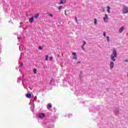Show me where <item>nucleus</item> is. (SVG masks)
I'll return each mask as SVG.
<instances>
[{"instance_id": "obj_1", "label": "nucleus", "mask_w": 128, "mask_h": 128, "mask_svg": "<svg viewBox=\"0 0 128 128\" xmlns=\"http://www.w3.org/2000/svg\"><path fill=\"white\" fill-rule=\"evenodd\" d=\"M117 56L116 50V49H113L112 54L110 56V60L112 62H110V68L111 70H112L114 66V62H116V58Z\"/></svg>"}, {"instance_id": "obj_2", "label": "nucleus", "mask_w": 128, "mask_h": 128, "mask_svg": "<svg viewBox=\"0 0 128 128\" xmlns=\"http://www.w3.org/2000/svg\"><path fill=\"white\" fill-rule=\"evenodd\" d=\"M122 12L124 14H128V7L126 5L122 6Z\"/></svg>"}, {"instance_id": "obj_3", "label": "nucleus", "mask_w": 128, "mask_h": 128, "mask_svg": "<svg viewBox=\"0 0 128 128\" xmlns=\"http://www.w3.org/2000/svg\"><path fill=\"white\" fill-rule=\"evenodd\" d=\"M103 20L104 22H108V15L106 14L104 16L103 18Z\"/></svg>"}, {"instance_id": "obj_4", "label": "nucleus", "mask_w": 128, "mask_h": 128, "mask_svg": "<svg viewBox=\"0 0 128 128\" xmlns=\"http://www.w3.org/2000/svg\"><path fill=\"white\" fill-rule=\"evenodd\" d=\"M72 54L74 56H73V60H76V58H78V56H76V53L73 52L72 53Z\"/></svg>"}, {"instance_id": "obj_5", "label": "nucleus", "mask_w": 128, "mask_h": 128, "mask_svg": "<svg viewBox=\"0 0 128 128\" xmlns=\"http://www.w3.org/2000/svg\"><path fill=\"white\" fill-rule=\"evenodd\" d=\"M124 28V26H122V27H120L119 29V33L122 34V32Z\"/></svg>"}, {"instance_id": "obj_6", "label": "nucleus", "mask_w": 128, "mask_h": 128, "mask_svg": "<svg viewBox=\"0 0 128 128\" xmlns=\"http://www.w3.org/2000/svg\"><path fill=\"white\" fill-rule=\"evenodd\" d=\"M66 0H60L59 4H66Z\"/></svg>"}, {"instance_id": "obj_7", "label": "nucleus", "mask_w": 128, "mask_h": 128, "mask_svg": "<svg viewBox=\"0 0 128 128\" xmlns=\"http://www.w3.org/2000/svg\"><path fill=\"white\" fill-rule=\"evenodd\" d=\"M107 12L108 13V14H110V6H107Z\"/></svg>"}, {"instance_id": "obj_8", "label": "nucleus", "mask_w": 128, "mask_h": 128, "mask_svg": "<svg viewBox=\"0 0 128 128\" xmlns=\"http://www.w3.org/2000/svg\"><path fill=\"white\" fill-rule=\"evenodd\" d=\"M34 18L33 16L31 17L30 19H29V22H30V24H32V22H34Z\"/></svg>"}, {"instance_id": "obj_9", "label": "nucleus", "mask_w": 128, "mask_h": 128, "mask_svg": "<svg viewBox=\"0 0 128 128\" xmlns=\"http://www.w3.org/2000/svg\"><path fill=\"white\" fill-rule=\"evenodd\" d=\"M39 118H44V113H40L39 114Z\"/></svg>"}, {"instance_id": "obj_10", "label": "nucleus", "mask_w": 128, "mask_h": 128, "mask_svg": "<svg viewBox=\"0 0 128 128\" xmlns=\"http://www.w3.org/2000/svg\"><path fill=\"white\" fill-rule=\"evenodd\" d=\"M94 26H96V24H98V20L96 18L94 19Z\"/></svg>"}, {"instance_id": "obj_11", "label": "nucleus", "mask_w": 128, "mask_h": 128, "mask_svg": "<svg viewBox=\"0 0 128 128\" xmlns=\"http://www.w3.org/2000/svg\"><path fill=\"white\" fill-rule=\"evenodd\" d=\"M52 108V104H48L47 105V108H48V110H50V108Z\"/></svg>"}, {"instance_id": "obj_12", "label": "nucleus", "mask_w": 128, "mask_h": 128, "mask_svg": "<svg viewBox=\"0 0 128 128\" xmlns=\"http://www.w3.org/2000/svg\"><path fill=\"white\" fill-rule=\"evenodd\" d=\"M114 112H115L116 114H118L120 112V110H118V108H116L114 110Z\"/></svg>"}, {"instance_id": "obj_13", "label": "nucleus", "mask_w": 128, "mask_h": 128, "mask_svg": "<svg viewBox=\"0 0 128 128\" xmlns=\"http://www.w3.org/2000/svg\"><path fill=\"white\" fill-rule=\"evenodd\" d=\"M26 96V98H32V94H27Z\"/></svg>"}, {"instance_id": "obj_14", "label": "nucleus", "mask_w": 128, "mask_h": 128, "mask_svg": "<svg viewBox=\"0 0 128 128\" xmlns=\"http://www.w3.org/2000/svg\"><path fill=\"white\" fill-rule=\"evenodd\" d=\"M38 16H40V14H36L34 15L35 18H38Z\"/></svg>"}, {"instance_id": "obj_15", "label": "nucleus", "mask_w": 128, "mask_h": 128, "mask_svg": "<svg viewBox=\"0 0 128 128\" xmlns=\"http://www.w3.org/2000/svg\"><path fill=\"white\" fill-rule=\"evenodd\" d=\"M47 14H48L49 16H50V18H52L54 16V15L50 13H47Z\"/></svg>"}, {"instance_id": "obj_16", "label": "nucleus", "mask_w": 128, "mask_h": 128, "mask_svg": "<svg viewBox=\"0 0 128 128\" xmlns=\"http://www.w3.org/2000/svg\"><path fill=\"white\" fill-rule=\"evenodd\" d=\"M19 50L20 52H22V46L20 45L19 46Z\"/></svg>"}, {"instance_id": "obj_17", "label": "nucleus", "mask_w": 128, "mask_h": 128, "mask_svg": "<svg viewBox=\"0 0 128 128\" xmlns=\"http://www.w3.org/2000/svg\"><path fill=\"white\" fill-rule=\"evenodd\" d=\"M46 60H48V55H46L45 56Z\"/></svg>"}, {"instance_id": "obj_18", "label": "nucleus", "mask_w": 128, "mask_h": 128, "mask_svg": "<svg viewBox=\"0 0 128 128\" xmlns=\"http://www.w3.org/2000/svg\"><path fill=\"white\" fill-rule=\"evenodd\" d=\"M103 36H104V38H106V32H103Z\"/></svg>"}, {"instance_id": "obj_19", "label": "nucleus", "mask_w": 128, "mask_h": 128, "mask_svg": "<svg viewBox=\"0 0 128 128\" xmlns=\"http://www.w3.org/2000/svg\"><path fill=\"white\" fill-rule=\"evenodd\" d=\"M106 40H107V42H110V36H107V38H106Z\"/></svg>"}, {"instance_id": "obj_20", "label": "nucleus", "mask_w": 128, "mask_h": 128, "mask_svg": "<svg viewBox=\"0 0 128 128\" xmlns=\"http://www.w3.org/2000/svg\"><path fill=\"white\" fill-rule=\"evenodd\" d=\"M34 74H36V68H34L33 70Z\"/></svg>"}, {"instance_id": "obj_21", "label": "nucleus", "mask_w": 128, "mask_h": 128, "mask_svg": "<svg viewBox=\"0 0 128 128\" xmlns=\"http://www.w3.org/2000/svg\"><path fill=\"white\" fill-rule=\"evenodd\" d=\"M52 82H54V80L52 78L50 81V84H52Z\"/></svg>"}, {"instance_id": "obj_22", "label": "nucleus", "mask_w": 128, "mask_h": 128, "mask_svg": "<svg viewBox=\"0 0 128 128\" xmlns=\"http://www.w3.org/2000/svg\"><path fill=\"white\" fill-rule=\"evenodd\" d=\"M62 6H58V10H62Z\"/></svg>"}, {"instance_id": "obj_23", "label": "nucleus", "mask_w": 128, "mask_h": 128, "mask_svg": "<svg viewBox=\"0 0 128 128\" xmlns=\"http://www.w3.org/2000/svg\"><path fill=\"white\" fill-rule=\"evenodd\" d=\"M39 48V50H42V46H40L39 48Z\"/></svg>"}, {"instance_id": "obj_24", "label": "nucleus", "mask_w": 128, "mask_h": 128, "mask_svg": "<svg viewBox=\"0 0 128 128\" xmlns=\"http://www.w3.org/2000/svg\"><path fill=\"white\" fill-rule=\"evenodd\" d=\"M86 41H84V44H82V46H86Z\"/></svg>"}, {"instance_id": "obj_25", "label": "nucleus", "mask_w": 128, "mask_h": 128, "mask_svg": "<svg viewBox=\"0 0 128 128\" xmlns=\"http://www.w3.org/2000/svg\"><path fill=\"white\" fill-rule=\"evenodd\" d=\"M124 62H128V59H126L125 60H124Z\"/></svg>"}, {"instance_id": "obj_26", "label": "nucleus", "mask_w": 128, "mask_h": 128, "mask_svg": "<svg viewBox=\"0 0 128 128\" xmlns=\"http://www.w3.org/2000/svg\"><path fill=\"white\" fill-rule=\"evenodd\" d=\"M49 58L50 60H52V57L50 56Z\"/></svg>"}, {"instance_id": "obj_27", "label": "nucleus", "mask_w": 128, "mask_h": 128, "mask_svg": "<svg viewBox=\"0 0 128 128\" xmlns=\"http://www.w3.org/2000/svg\"><path fill=\"white\" fill-rule=\"evenodd\" d=\"M20 78H18V82H20Z\"/></svg>"}, {"instance_id": "obj_28", "label": "nucleus", "mask_w": 128, "mask_h": 128, "mask_svg": "<svg viewBox=\"0 0 128 128\" xmlns=\"http://www.w3.org/2000/svg\"><path fill=\"white\" fill-rule=\"evenodd\" d=\"M75 20H76V22H78V18L76 17H75Z\"/></svg>"}, {"instance_id": "obj_29", "label": "nucleus", "mask_w": 128, "mask_h": 128, "mask_svg": "<svg viewBox=\"0 0 128 128\" xmlns=\"http://www.w3.org/2000/svg\"><path fill=\"white\" fill-rule=\"evenodd\" d=\"M84 46L83 45H82V50H84Z\"/></svg>"}, {"instance_id": "obj_30", "label": "nucleus", "mask_w": 128, "mask_h": 128, "mask_svg": "<svg viewBox=\"0 0 128 128\" xmlns=\"http://www.w3.org/2000/svg\"><path fill=\"white\" fill-rule=\"evenodd\" d=\"M18 68H19V66H16V70H18Z\"/></svg>"}, {"instance_id": "obj_31", "label": "nucleus", "mask_w": 128, "mask_h": 128, "mask_svg": "<svg viewBox=\"0 0 128 128\" xmlns=\"http://www.w3.org/2000/svg\"><path fill=\"white\" fill-rule=\"evenodd\" d=\"M20 66H22V63L20 64Z\"/></svg>"}, {"instance_id": "obj_32", "label": "nucleus", "mask_w": 128, "mask_h": 128, "mask_svg": "<svg viewBox=\"0 0 128 128\" xmlns=\"http://www.w3.org/2000/svg\"><path fill=\"white\" fill-rule=\"evenodd\" d=\"M20 38L18 37V40H20Z\"/></svg>"}, {"instance_id": "obj_33", "label": "nucleus", "mask_w": 128, "mask_h": 128, "mask_svg": "<svg viewBox=\"0 0 128 128\" xmlns=\"http://www.w3.org/2000/svg\"><path fill=\"white\" fill-rule=\"evenodd\" d=\"M78 64H80V62H78Z\"/></svg>"}, {"instance_id": "obj_34", "label": "nucleus", "mask_w": 128, "mask_h": 128, "mask_svg": "<svg viewBox=\"0 0 128 128\" xmlns=\"http://www.w3.org/2000/svg\"><path fill=\"white\" fill-rule=\"evenodd\" d=\"M20 58H22V55L20 56Z\"/></svg>"}]
</instances>
